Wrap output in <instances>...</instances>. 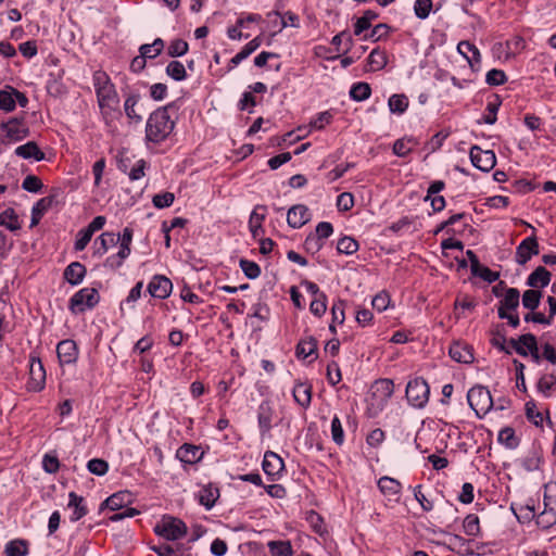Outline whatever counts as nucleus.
I'll list each match as a JSON object with an SVG mask.
<instances>
[{"mask_svg": "<svg viewBox=\"0 0 556 556\" xmlns=\"http://www.w3.org/2000/svg\"><path fill=\"white\" fill-rule=\"evenodd\" d=\"M467 401L479 418L485 416L493 407L492 395L483 386L472 387L467 393Z\"/></svg>", "mask_w": 556, "mask_h": 556, "instance_id": "4", "label": "nucleus"}, {"mask_svg": "<svg viewBox=\"0 0 556 556\" xmlns=\"http://www.w3.org/2000/svg\"><path fill=\"white\" fill-rule=\"evenodd\" d=\"M166 74L176 81H181L187 78V71L185 65L179 61H170L166 68Z\"/></svg>", "mask_w": 556, "mask_h": 556, "instance_id": "38", "label": "nucleus"}, {"mask_svg": "<svg viewBox=\"0 0 556 556\" xmlns=\"http://www.w3.org/2000/svg\"><path fill=\"white\" fill-rule=\"evenodd\" d=\"M556 386V376L554 374H547L540 378L538 382V389L540 392L549 395V391Z\"/></svg>", "mask_w": 556, "mask_h": 556, "instance_id": "56", "label": "nucleus"}, {"mask_svg": "<svg viewBox=\"0 0 556 556\" xmlns=\"http://www.w3.org/2000/svg\"><path fill=\"white\" fill-rule=\"evenodd\" d=\"M464 530L467 535L477 536L480 532L478 516L470 514L464 519Z\"/></svg>", "mask_w": 556, "mask_h": 556, "instance_id": "51", "label": "nucleus"}, {"mask_svg": "<svg viewBox=\"0 0 556 556\" xmlns=\"http://www.w3.org/2000/svg\"><path fill=\"white\" fill-rule=\"evenodd\" d=\"M337 250L341 254L351 255L358 250V242L352 237H343L338 241Z\"/></svg>", "mask_w": 556, "mask_h": 556, "instance_id": "46", "label": "nucleus"}, {"mask_svg": "<svg viewBox=\"0 0 556 556\" xmlns=\"http://www.w3.org/2000/svg\"><path fill=\"white\" fill-rule=\"evenodd\" d=\"M490 341L494 348L498 349L500 351L506 354H511L510 349L507 348V340L505 333L500 329H495L492 331V338Z\"/></svg>", "mask_w": 556, "mask_h": 556, "instance_id": "50", "label": "nucleus"}, {"mask_svg": "<svg viewBox=\"0 0 556 556\" xmlns=\"http://www.w3.org/2000/svg\"><path fill=\"white\" fill-rule=\"evenodd\" d=\"M154 532L168 541H176L187 534V526L178 518L163 516V518L155 525Z\"/></svg>", "mask_w": 556, "mask_h": 556, "instance_id": "5", "label": "nucleus"}, {"mask_svg": "<svg viewBox=\"0 0 556 556\" xmlns=\"http://www.w3.org/2000/svg\"><path fill=\"white\" fill-rule=\"evenodd\" d=\"M173 289L172 281L161 275L154 276L148 285V291L153 298L166 299L169 296Z\"/></svg>", "mask_w": 556, "mask_h": 556, "instance_id": "13", "label": "nucleus"}, {"mask_svg": "<svg viewBox=\"0 0 556 556\" xmlns=\"http://www.w3.org/2000/svg\"><path fill=\"white\" fill-rule=\"evenodd\" d=\"M371 94V88L367 83H356L351 87L350 97L355 101H364Z\"/></svg>", "mask_w": 556, "mask_h": 556, "instance_id": "41", "label": "nucleus"}, {"mask_svg": "<svg viewBox=\"0 0 556 556\" xmlns=\"http://www.w3.org/2000/svg\"><path fill=\"white\" fill-rule=\"evenodd\" d=\"M536 523L542 528H549L556 523V498L547 504V509H544L539 516Z\"/></svg>", "mask_w": 556, "mask_h": 556, "instance_id": "32", "label": "nucleus"}, {"mask_svg": "<svg viewBox=\"0 0 556 556\" xmlns=\"http://www.w3.org/2000/svg\"><path fill=\"white\" fill-rule=\"evenodd\" d=\"M92 236L93 235L86 227L80 229L77 232V237H76V241H75V245H74L75 250L76 251L85 250L86 247L88 245V243L90 242Z\"/></svg>", "mask_w": 556, "mask_h": 556, "instance_id": "64", "label": "nucleus"}, {"mask_svg": "<svg viewBox=\"0 0 556 556\" xmlns=\"http://www.w3.org/2000/svg\"><path fill=\"white\" fill-rule=\"evenodd\" d=\"M265 211L266 206L257 205L250 215L249 228L254 239L264 232L262 224L265 219Z\"/></svg>", "mask_w": 556, "mask_h": 556, "instance_id": "22", "label": "nucleus"}, {"mask_svg": "<svg viewBox=\"0 0 556 556\" xmlns=\"http://www.w3.org/2000/svg\"><path fill=\"white\" fill-rule=\"evenodd\" d=\"M394 392V384L391 379H378L370 388V396L368 399V412L371 416L380 413Z\"/></svg>", "mask_w": 556, "mask_h": 556, "instance_id": "2", "label": "nucleus"}, {"mask_svg": "<svg viewBox=\"0 0 556 556\" xmlns=\"http://www.w3.org/2000/svg\"><path fill=\"white\" fill-rule=\"evenodd\" d=\"M498 442L507 448H515L518 446V439L515 435V430L511 427L503 428L497 438Z\"/></svg>", "mask_w": 556, "mask_h": 556, "instance_id": "42", "label": "nucleus"}, {"mask_svg": "<svg viewBox=\"0 0 556 556\" xmlns=\"http://www.w3.org/2000/svg\"><path fill=\"white\" fill-rule=\"evenodd\" d=\"M138 101H139L138 94H130L129 97H127V99L125 100V103H124V110H125L127 117L129 119L135 121L136 123H139L142 121L141 115L138 114L136 111V105H137Z\"/></svg>", "mask_w": 556, "mask_h": 556, "instance_id": "43", "label": "nucleus"}, {"mask_svg": "<svg viewBox=\"0 0 556 556\" xmlns=\"http://www.w3.org/2000/svg\"><path fill=\"white\" fill-rule=\"evenodd\" d=\"M526 416L535 426H539V425H541L543 422V416L536 409V405L532 401H529V402L526 403Z\"/></svg>", "mask_w": 556, "mask_h": 556, "instance_id": "63", "label": "nucleus"}, {"mask_svg": "<svg viewBox=\"0 0 556 556\" xmlns=\"http://www.w3.org/2000/svg\"><path fill=\"white\" fill-rule=\"evenodd\" d=\"M0 226H4L11 231H16L21 228L18 217L13 208H7L0 213Z\"/></svg>", "mask_w": 556, "mask_h": 556, "instance_id": "36", "label": "nucleus"}, {"mask_svg": "<svg viewBox=\"0 0 556 556\" xmlns=\"http://www.w3.org/2000/svg\"><path fill=\"white\" fill-rule=\"evenodd\" d=\"M86 275V267L79 262L71 263L64 270V279L73 285H79Z\"/></svg>", "mask_w": 556, "mask_h": 556, "instance_id": "25", "label": "nucleus"}, {"mask_svg": "<svg viewBox=\"0 0 556 556\" xmlns=\"http://www.w3.org/2000/svg\"><path fill=\"white\" fill-rule=\"evenodd\" d=\"M175 200V195L172 192H163L155 194L152 199V203L157 208L169 207Z\"/></svg>", "mask_w": 556, "mask_h": 556, "instance_id": "60", "label": "nucleus"}, {"mask_svg": "<svg viewBox=\"0 0 556 556\" xmlns=\"http://www.w3.org/2000/svg\"><path fill=\"white\" fill-rule=\"evenodd\" d=\"M274 408L268 401L260 404L257 409V421L262 435L268 434L273 427Z\"/></svg>", "mask_w": 556, "mask_h": 556, "instance_id": "15", "label": "nucleus"}, {"mask_svg": "<svg viewBox=\"0 0 556 556\" xmlns=\"http://www.w3.org/2000/svg\"><path fill=\"white\" fill-rule=\"evenodd\" d=\"M469 155L472 165L482 172H490L496 164V156L492 150H482L480 147L473 146Z\"/></svg>", "mask_w": 556, "mask_h": 556, "instance_id": "9", "label": "nucleus"}, {"mask_svg": "<svg viewBox=\"0 0 556 556\" xmlns=\"http://www.w3.org/2000/svg\"><path fill=\"white\" fill-rule=\"evenodd\" d=\"M68 497V507L74 508L73 515L71 516V520L77 521L87 515L88 509L86 505H84V497L77 495L75 492H71Z\"/></svg>", "mask_w": 556, "mask_h": 556, "instance_id": "31", "label": "nucleus"}, {"mask_svg": "<svg viewBox=\"0 0 556 556\" xmlns=\"http://www.w3.org/2000/svg\"><path fill=\"white\" fill-rule=\"evenodd\" d=\"M132 229L129 227H126L123 229V232L119 235H116V238H118L119 249L116 254L110 255L106 257L104 262V266L115 270L119 268L124 261L130 255L131 249V241H132Z\"/></svg>", "mask_w": 556, "mask_h": 556, "instance_id": "7", "label": "nucleus"}, {"mask_svg": "<svg viewBox=\"0 0 556 556\" xmlns=\"http://www.w3.org/2000/svg\"><path fill=\"white\" fill-rule=\"evenodd\" d=\"M331 438L338 445H342L344 442V432L341 420L338 416H334L331 421Z\"/></svg>", "mask_w": 556, "mask_h": 556, "instance_id": "54", "label": "nucleus"}, {"mask_svg": "<svg viewBox=\"0 0 556 556\" xmlns=\"http://www.w3.org/2000/svg\"><path fill=\"white\" fill-rule=\"evenodd\" d=\"M219 497V490L211 484L203 486L198 494L199 503L206 509H211L217 498Z\"/></svg>", "mask_w": 556, "mask_h": 556, "instance_id": "27", "label": "nucleus"}, {"mask_svg": "<svg viewBox=\"0 0 556 556\" xmlns=\"http://www.w3.org/2000/svg\"><path fill=\"white\" fill-rule=\"evenodd\" d=\"M7 137L12 141H20L27 137L28 128L16 118H12L1 125Z\"/></svg>", "mask_w": 556, "mask_h": 556, "instance_id": "17", "label": "nucleus"}, {"mask_svg": "<svg viewBox=\"0 0 556 556\" xmlns=\"http://www.w3.org/2000/svg\"><path fill=\"white\" fill-rule=\"evenodd\" d=\"M541 298L542 292L540 290L528 289L522 294V305L530 311H534L540 305Z\"/></svg>", "mask_w": 556, "mask_h": 556, "instance_id": "39", "label": "nucleus"}, {"mask_svg": "<svg viewBox=\"0 0 556 556\" xmlns=\"http://www.w3.org/2000/svg\"><path fill=\"white\" fill-rule=\"evenodd\" d=\"M273 556H292L293 548L290 541H270L267 544Z\"/></svg>", "mask_w": 556, "mask_h": 556, "instance_id": "37", "label": "nucleus"}, {"mask_svg": "<svg viewBox=\"0 0 556 556\" xmlns=\"http://www.w3.org/2000/svg\"><path fill=\"white\" fill-rule=\"evenodd\" d=\"M15 154L26 160L34 159L36 161H41L45 159V153L39 149L35 141H28L27 143L17 147L15 149Z\"/></svg>", "mask_w": 556, "mask_h": 556, "instance_id": "26", "label": "nucleus"}, {"mask_svg": "<svg viewBox=\"0 0 556 556\" xmlns=\"http://www.w3.org/2000/svg\"><path fill=\"white\" fill-rule=\"evenodd\" d=\"M29 376V389L36 392L41 391L46 382V370L39 358H30Z\"/></svg>", "mask_w": 556, "mask_h": 556, "instance_id": "11", "label": "nucleus"}, {"mask_svg": "<svg viewBox=\"0 0 556 556\" xmlns=\"http://www.w3.org/2000/svg\"><path fill=\"white\" fill-rule=\"evenodd\" d=\"M15 109L13 89L11 91L0 90V110L12 112Z\"/></svg>", "mask_w": 556, "mask_h": 556, "instance_id": "55", "label": "nucleus"}, {"mask_svg": "<svg viewBox=\"0 0 556 556\" xmlns=\"http://www.w3.org/2000/svg\"><path fill=\"white\" fill-rule=\"evenodd\" d=\"M390 27L387 24L376 25L370 33L364 35L365 40L378 41L388 36Z\"/></svg>", "mask_w": 556, "mask_h": 556, "instance_id": "57", "label": "nucleus"}, {"mask_svg": "<svg viewBox=\"0 0 556 556\" xmlns=\"http://www.w3.org/2000/svg\"><path fill=\"white\" fill-rule=\"evenodd\" d=\"M175 109V103L156 109L152 112L146 124V142L160 144L165 141L175 128V119L170 111Z\"/></svg>", "mask_w": 556, "mask_h": 556, "instance_id": "1", "label": "nucleus"}, {"mask_svg": "<svg viewBox=\"0 0 556 556\" xmlns=\"http://www.w3.org/2000/svg\"><path fill=\"white\" fill-rule=\"evenodd\" d=\"M309 309L315 316H323L327 309L326 294L318 295V298H314L313 301L311 302Z\"/></svg>", "mask_w": 556, "mask_h": 556, "instance_id": "61", "label": "nucleus"}, {"mask_svg": "<svg viewBox=\"0 0 556 556\" xmlns=\"http://www.w3.org/2000/svg\"><path fill=\"white\" fill-rule=\"evenodd\" d=\"M87 468L93 475L103 476L109 470V464L101 458H93L88 462Z\"/></svg>", "mask_w": 556, "mask_h": 556, "instance_id": "58", "label": "nucleus"}, {"mask_svg": "<svg viewBox=\"0 0 556 556\" xmlns=\"http://www.w3.org/2000/svg\"><path fill=\"white\" fill-rule=\"evenodd\" d=\"M388 104L392 113L403 114L408 108V99L404 94H393L390 97Z\"/></svg>", "mask_w": 556, "mask_h": 556, "instance_id": "44", "label": "nucleus"}, {"mask_svg": "<svg viewBox=\"0 0 556 556\" xmlns=\"http://www.w3.org/2000/svg\"><path fill=\"white\" fill-rule=\"evenodd\" d=\"M432 9V0H416L414 3V12L420 20L429 16Z\"/></svg>", "mask_w": 556, "mask_h": 556, "instance_id": "52", "label": "nucleus"}, {"mask_svg": "<svg viewBox=\"0 0 556 556\" xmlns=\"http://www.w3.org/2000/svg\"><path fill=\"white\" fill-rule=\"evenodd\" d=\"M52 203L53 197H45L33 206L30 227L38 225L43 214L51 207Z\"/></svg>", "mask_w": 556, "mask_h": 556, "instance_id": "30", "label": "nucleus"}, {"mask_svg": "<svg viewBox=\"0 0 556 556\" xmlns=\"http://www.w3.org/2000/svg\"><path fill=\"white\" fill-rule=\"evenodd\" d=\"M430 388L424 378L416 377L406 386V399L415 408H424L429 401Z\"/></svg>", "mask_w": 556, "mask_h": 556, "instance_id": "6", "label": "nucleus"}, {"mask_svg": "<svg viewBox=\"0 0 556 556\" xmlns=\"http://www.w3.org/2000/svg\"><path fill=\"white\" fill-rule=\"evenodd\" d=\"M379 14L372 10H367L364 14L358 17L354 25V34L359 36L365 30H368L371 26V22L378 18Z\"/></svg>", "mask_w": 556, "mask_h": 556, "instance_id": "33", "label": "nucleus"}, {"mask_svg": "<svg viewBox=\"0 0 556 556\" xmlns=\"http://www.w3.org/2000/svg\"><path fill=\"white\" fill-rule=\"evenodd\" d=\"M189 50V45L184 39H174L169 42L167 47V54L172 58L182 56Z\"/></svg>", "mask_w": 556, "mask_h": 556, "instance_id": "45", "label": "nucleus"}, {"mask_svg": "<svg viewBox=\"0 0 556 556\" xmlns=\"http://www.w3.org/2000/svg\"><path fill=\"white\" fill-rule=\"evenodd\" d=\"M117 243L118 238H116V235L114 232H103L94 240L93 255L101 257L109 251L110 248L116 245Z\"/></svg>", "mask_w": 556, "mask_h": 556, "instance_id": "19", "label": "nucleus"}, {"mask_svg": "<svg viewBox=\"0 0 556 556\" xmlns=\"http://www.w3.org/2000/svg\"><path fill=\"white\" fill-rule=\"evenodd\" d=\"M458 52L466 58L471 68L480 64L481 54L478 48L469 41H460L457 46Z\"/></svg>", "mask_w": 556, "mask_h": 556, "instance_id": "24", "label": "nucleus"}, {"mask_svg": "<svg viewBox=\"0 0 556 556\" xmlns=\"http://www.w3.org/2000/svg\"><path fill=\"white\" fill-rule=\"evenodd\" d=\"M56 354L62 365L74 364L78 357V350L75 341L66 339L56 345Z\"/></svg>", "mask_w": 556, "mask_h": 556, "instance_id": "14", "label": "nucleus"}, {"mask_svg": "<svg viewBox=\"0 0 556 556\" xmlns=\"http://www.w3.org/2000/svg\"><path fill=\"white\" fill-rule=\"evenodd\" d=\"M239 266L249 279H256L261 275V267L255 262L241 258Z\"/></svg>", "mask_w": 556, "mask_h": 556, "instance_id": "48", "label": "nucleus"}, {"mask_svg": "<svg viewBox=\"0 0 556 556\" xmlns=\"http://www.w3.org/2000/svg\"><path fill=\"white\" fill-rule=\"evenodd\" d=\"M311 219V213L307 206L303 204H296L291 206L287 213V223L290 227L299 229L308 223Z\"/></svg>", "mask_w": 556, "mask_h": 556, "instance_id": "12", "label": "nucleus"}, {"mask_svg": "<svg viewBox=\"0 0 556 556\" xmlns=\"http://www.w3.org/2000/svg\"><path fill=\"white\" fill-rule=\"evenodd\" d=\"M378 488L386 497L391 500L400 495L402 484L399 480L384 476L378 480Z\"/></svg>", "mask_w": 556, "mask_h": 556, "instance_id": "21", "label": "nucleus"}, {"mask_svg": "<svg viewBox=\"0 0 556 556\" xmlns=\"http://www.w3.org/2000/svg\"><path fill=\"white\" fill-rule=\"evenodd\" d=\"M367 61L370 66V71L374 72L382 70L388 63L386 53L378 48L370 52Z\"/></svg>", "mask_w": 556, "mask_h": 556, "instance_id": "40", "label": "nucleus"}, {"mask_svg": "<svg viewBox=\"0 0 556 556\" xmlns=\"http://www.w3.org/2000/svg\"><path fill=\"white\" fill-rule=\"evenodd\" d=\"M450 356L458 363L470 364L473 362V353L471 346L455 342L450 346Z\"/></svg>", "mask_w": 556, "mask_h": 556, "instance_id": "18", "label": "nucleus"}, {"mask_svg": "<svg viewBox=\"0 0 556 556\" xmlns=\"http://www.w3.org/2000/svg\"><path fill=\"white\" fill-rule=\"evenodd\" d=\"M317 341L313 337L301 340L296 345V356L306 358L316 353Z\"/></svg>", "mask_w": 556, "mask_h": 556, "instance_id": "35", "label": "nucleus"}, {"mask_svg": "<svg viewBox=\"0 0 556 556\" xmlns=\"http://www.w3.org/2000/svg\"><path fill=\"white\" fill-rule=\"evenodd\" d=\"M311 233L319 241L325 242L333 233V227L328 222H320L317 224L315 231Z\"/></svg>", "mask_w": 556, "mask_h": 556, "instance_id": "53", "label": "nucleus"}, {"mask_svg": "<svg viewBox=\"0 0 556 556\" xmlns=\"http://www.w3.org/2000/svg\"><path fill=\"white\" fill-rule=\"evenodd\" d=\"M7 556H25L27 554V545L23 540H14L5 545Z\"/></svg>", "mask_w": 556, "mask_h": 556, "instance_id": "47", "label": "nucleus"}, {"mask_svg": "<svg viewBox=\"0 0 556 556\" xmlns=\"http://www.w3.org/2000/svg\"><path fill=\"white\" fill-rule=\"evenodd\" d=\"M262 466L264 472L274 479L282 471L285 464L279 455L271 451H267L264 455Z\"/></svg>", "mask_w": 556, "mask_h": 556, "instance_id": "16", "label": "nucleus"}, {"mask_svg": "<svg viewBox=\"0 0 556 556\" xmlns=\"http://www.w3.org/2000/svg\"><path fill=\"white\" fill-rule=\"evenodd\" d=\"M520 302V293L516 288H507L503 299L500 301L497 309L504 312H514L518 308Z\"/></svg>", "mask_w": 556, "mask_h": 556, "instance_id": "23", "label": "nucleus"}, {"mask_svg": "<svg viewBox=\"0 0 556 556\" xmlns=\"http://www.w3.org/2000/svg\"><path fill=\"white\" fill-rule=\"evenodd\" d=\"M165 47L162 38H156L152 43H144L140 46L139 52L147 59H155L159 56Z\"/></svg>", "mask_w": 556, "mask_h": 556, "instance_id": "34", "label": "nucleus"}, {"mask_svg": "<svg viewBox=\"0 0 556 556\" xmlns=\"http://www.w3.org/2000/svg\"><path fill=\"white\" fill-rule=\"evenodd\" d=\"M200 448L192 444H184L177 450V457L186 464H194L201 458Z\"/></svg>", "mask_w": 556, "mask_h": 556, "instance_id": "29", "label": "nucleus"}, {"mask_svg": "<svg viewBox=\"0 0 556 556\" xmlns=\"http://www.w3.org/2000/svg\"><path fill=\"white\" fill-rule=\"evenodd\" d=\"M293 397L302 407H308L312 401V386L303 382L296 383L293 388Z\"/></svg>", "mask_w": 556, "mask_h": 556, "instance_id": "28", "label": "nucleus"}, {"mask_svg": "<svg viewBox=\"0 0 556 556\" xmlns=\"http://www.w3.org/2000/svg\"><path fill=\"white\" fill-rule=\"evenodd\" d=\"M539 254V243L534 236L523 239L516 249V262L525 265L533 255Z\"/></svg>", "mask_w": 556, "mask_h": 556, "instance_id": "10", "label": "nucleus"}, {"mask_svg": "<svg viewBox=\"0 0 556 556\" xmlns=\"http://www.w3.org/2000/svg\"><path fill=\"white\" fill-rule=\"evenodd\" d=\"M128 497V492H118L108 497L105 504L111 510H121L124 508L125 500Z\"/></svg>", "mask_w": 556, "mask_h": 556, "instance_id": "49", "label": "nucleus"}, {"mask_svg": "<svg viewBox=\"0 0 556 556\" xmlns=\"http://www.w3.org/2000/svg\"><path fill=\"white\" fill-rule=\"evenodd\" d=\"M551 273L543 266L536 267L527 278V286L531 289L545 288L551 282Z\"/></svg>", "mask_w": 556, "mask_h": 556, "instance_id": "20", "label": "nucleus"}, {"mask_svg": "<svg viewBox=\"0 0 556 556\" xmlns=\"http://www.w3.org/2000/svg\"><path fill=\"white\" fill-rule=\"evenodd\" d=\"M501 105L500 100L496 98L493 101L488 102L486 113L483 115V122L485 124L493 125L496 122V115Z\"/></svg>", "mask_w": 556, "mask_h": 556, "instance_id": "59", "label": "nucleus"}, {"mask_svg": "<svg viewBox=\"0 0 556 556\" xmlns=\"http://www.w3.org/2000/svg\"><path fill=\"white\" fill-rule=\"evenodd\" d=\"M98 103L101 109H114L118 104V96L114 85L104 73H96L93 76Z\"/></svg>", "mask_w": 556, "mask_h": 556, "instance_id": "3", "label": "nucleus"}, {"mask_svg": "<svg viewBox=\"0 0 556 556\" xmlns=\"http://www.w3.org/2000/svg\"><path fill=\"white\" fill-rule=\"evenodd\" d=\"M506 80H507V77H506L505 73L502 70H496V68L489 71L486 74V77H485V81L490 86H500V85L505 84Z\"/></svg>", "mask_w": 556, "mask_h": 556, "instance_id": "62", "label": "nucleus"}, {"mask_svg": "<svg viewBox=\"0 0 556 556\" xmlns=\"http://www.w3.org/2000/svg\"><path fill=\"white\" fill-rule=\"evenodd\" d=\"M99 299V293L94 288H83L71 298L68 308L73 314L84 313L93 308Z\"/></svg>", "mask_w": 556, "mask_h": 556, "instance_id": "8", "label": "nucleus"}]
</instances>
